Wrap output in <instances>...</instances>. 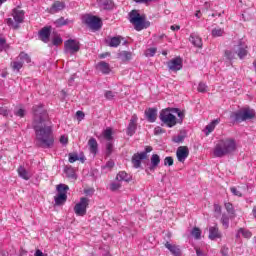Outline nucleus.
Instances as JSON below:
<instances>
[{
	"label": "nucleus",
	"mask_w": 256,
	"mask_h": 256,
	"mask_svg": "<svg viewBox=\"0 0 256 256\" xmlns=\"http://www.w3.org/2000/svg\"><path fill=\"white\" fill-rule=\"evenodd\" d=\"M32 129L36 135V145L42 149H51L55 143L53 126L45 105L36 104L32 107Z\"/></svg>",
	"instance_id": "nucleus-1"
},
{
	"label": "nucleus",
	"mask_w": 256,
	"mask_h": 256,
	"mask_svg": "<svg viewBox=\"0 0 256 256\" xmlns=\"http://www.w3.org/2000/svg\"><path fill=\"white\" fill-rule=\"evenodd\" d=\"M237 151V142L235 138L221 139L216 144L213 154L214 157H225L226 155H231Z\"/></svg>",
	"instance_id": "nucleus-2"
},
{
	"label": "nucleus",
	"mask_w": 256,
	"mask_h": 256,
	"mask_svg": "<svg viewBox=\"0 0 256 256\" xmlns=\"http://www.w3.org/2000/svg\"><path fill=\"white\" fill-rule=\"evenodd\" d=\"M129 21L136 31H143V29L151 27V22L145 20V15H141L139 10H132L129 13Z\"/></svg>",
	"instance_id": "nucleus-3"
},
{
	"label": "nucleus",
	"mask_w": 256,
	"mask_h": 256,
	"mask_svg": "<svg viewBox=\"0 0 256 256\" xmlns=\"http://www.w3.org/2000/svg\"><path fill=\"white\" fill-rule=\"evenodd\" d=\"M230 119L233 123H243V121H249L255 119V110L246 107L230 114Z\"/></svg>",
	"instance_id": "nucleus-4"
},
{
	"label": "nucleus",
	"mask_w": 256,
	"mask_h": 256,
	"mask_svg": "<svg viewBox=\"0 0 256 256\" xmlns=\"http://www.w3.org/2000/svg\"><path fill=\"white\" fill-rule=\"evenodd\" d=\"M12 17L14 21L11 18L6 19L7 26L12 27V29H19V24L25 21V11L14 8L12 10Z\"/></svg>",
	"instance_id": "nucleus-5"
},
{
	"label": "nucleus",
	"mask_w": 256,
	"mask_h": 256,
	"mask_svg": "<svg viewBox=\"0 0 256 256\" xmlns=\"http://www.w3.org/2000/svg\"><path fill=\"white\" fill-rule=\"evenodd\" d=\"M57 195L54 196L55 205L61 207L67 203V191H69V186L66 184H58L56 186Z\"/></svg>",
	"instance_id": "nucleus-6"
},
{
	"label": "nucleus",
	"mask_w": 256,
	"mask_h": 256,
	"mask_svg": "<svg viewBox=\"0 0 256 256\" xmlns=\"http://www.w3.org/2000/svg\"><path fill=\"white\" fill-rule=\"evenodd\" d=\"M82 21L92 31H99L103 27V20L97 16L86 14L83 16Z\"/></svg>",
	"instance_id": "nucleus-7"
},
{
	"label": "nucleus",
	"mask_w": 256,
	"mask_h": 256,
	"mask_svg": "<svg viewBox=\"0 0 256 256\" xmlns=\"http://www.w3.org/2000/svg\"><path fill=\"white\" fill-rule=\"evenodd\" d=\"M160 121L166 125V127H175L177 125V117L169 112V109H163L159 114Z\"/></svg>",
	"instance_id": "nucleus-8"
},
{
	"label": "nucleus",
	"mask_w": 256,
	"mask_h": 256,
	"mask_svg": "<svg viewBox=\"0 0 256 256\" xmlns=\"http://www.w3.org/2000/svg\"><path fill=\"white\" fill-rule=\"evenodd\" d=\"M81 51V43L75 39H68L64 42V52L68 55H75Z\"/></svg>",
	"instance_id": "nucleus-9"
},
{
	"label": "nucleus",
	"mask_w": 256,
	"mask_h": 256,
	"mask_svg": "<svg viewBox=\"0 0 256 256\" xmlns=\"http://www.w3.org/2000/svg\"><path fill=\"white\" fill-rule=\"evenodd\" d=\"M151 151H153V147L152 146H146L145 151H143L141 153H135L132 156L133 167L135 169H139V167H141V161H143V159H147L149 157L147 155V153H151Z\"/></svg>",
	"instance_id": "nucleus-10"
},
{
	"label": "nucleus",
	"mask_w": 256,
	"mask_h": 256,
	"mask_svg": "<svg viewBox=\"0 0 256 256\" xmlns=\"http://www.w3.org/2000/svg\"><path fill=\"white\" fill-rule=\"evenodd\" d=\"M87 207H89V198L81 197L79 203L74 206V213L78 217H85L87 215Z\"/></svg>",
	"instance_id": "nucleus-11"
},
{
	"label": "nucleus",
	"mask_w": 256,
	"mask_h": 256,
	"mask_svg": "<svg viewBox=\"0 0 256 256\" xmlns=\"http://www.w3.org/2000/svg\"><path fill=\"white\" fill-rule=\"evenodd\" d=\"M167 66L170 71L177 73V71H181V69H183V59L181 57L173 58L167 62Z\"/></svg>",
	"instance_id": "nucleus-12"
},
{
	"label": "nucleus",
	"mask_w": 256,
	"mask_h": 256,
	"mask_svg": "<svg viewBox=\"0 0 256 256\" xmlns=\"http://www.w3.org/2000/svg\"><path fill=\"white\" fill-rule=\"evenodd\" d=\"M176 156L180 163H185V160L189 157V148L187 146H179L176 151Z\"/></svg>",
	"instance_id": "nucleus-13"
},
{
	"label": "nucleus",
	"mask_w": 256,
	"mask_h": 256,
	"mask_svg": "<svg viewBox=\"0 0 256 256\" xmlns=\"http://www.w3.org/2000/svg\"><path fill=\"white\" fill-rule=\"evenodd\" d=\"M51 26H45L38 32V37L43 43H49L51 37Z\"/></svg>",
	"instance_id": "nucleus-14"
},
{
	"label": "nucleus",
	"mask_w": 256,
	"mask_h": 256,
	"mask_svg": "<svg viewBox=\"0 0 256 256\" xmlns=\"http://www.w3.org/2000/svg\"><path fill=\"white\" fill-rule=\"evenodd\" d=\"M234 51H236L239 59H245V57H247V53H249L247 51V46H245L241 41H239L238 45L234 47Z\"/></svg>",
	"instance_id": "nucleus-15"
},
{
	"label": "nucleus",
	"mask_w": 256,
	"mask_h": 256,
	"mask_svg": "<svg viewBox=\"0 0 256 256\" xmlns=\"http://www.w3.org/2000/svg\"><path fill=\"white\" fill-rule=\"evenodd\" d=\"M96 70L100 71L102 75H109L111 73V65L105 61H100L96 64Z\"/></svg>",
	"instance_id": "nucleus-16"
},
{
	"label": "nucleus",
	"mask_w": 256,
	"mask_h": 256,
	"mask_svg": "<svg viewBox=\"0 0 256 256\" xmlns=\"http://www.w3.org/2000/svg\"><path fill=\"white\" fill-rule=\"evenodd\" d=\"M144 115L149 123H155L157 121V108L146 109Z\"/></svg>",
	"instance_id": "nucleus-17"
},
{
	"label": "nucleus",
	"mask_w": 256,
	"mask_h": 256,
	"mask_svg": "<svg viewBox=\"0 0 256 256\" xmlns=\"http://www.w3.org/2000/svg\"><path fill=\"white\" fill-rule=\"evenodd\" d=\"M135 131H137V116L133 115L127 127V135H129V137H133V135H135Z\"/></svg>",
	"instance_id": "nucleus-18"
},
{
	"label": "nucleus",
	"mask_w": 256,
	"mask_h": 256,
	"mask_svg": "<svg viewBox=\"0 0 256 256\" xmlns=\"http://www.w3.org/2000/svg\"><path fill=\"white\" fill-rule=\"evenodd\" d=\"M65 9V2L55 1L49 9V13L51 15H55V13H59V11H63Z\"/></svg>",
	"instance_id": "nucleus-19"
},
{
	"label": "nucleus",
	"mask_w": 256,
	"mask_h": 256,
	"mask_svg": "<svg viewBox=\"0 0 256 256\" xmlns=\"http://www.w3.org/2000/svg\"><path fill=\"white\" fill-rule=\"evenodd\" d=\"M221 237L222 235L221 232H219V227H217V224L209 228V239H211V241H215V239H221Z\"/></svg>",
	"instance_id": "nucleus-20"
},
{
	"label": "nucleus",
	"mask_w": 256,
	"mask_h": 256,
	"mask_svg": "<svg viewBox=\"0 0 256 256\" xmlns=\"http://www.w3.org/2000/svg\"><path fill=\"white\" fill-rule=\"evenodd\" d=\"M88 146H89L90 153H92V155H97V152L99 151V143H97V139L93 137L90 138L88 140Z\"/></svg>",
	"instance_id": "nucleus-21"
},
{
	"label": "nucleus",
	"mask_w": 256,
	"mask_h": 256,
	"mask_svg": "<svg viewBox=\"0 0 256 256\" xmlns=\"http://www.w3.org/2000/svg\"><path fill=\"white\" fill-rule=\"evenodd\" d=\"M165 247L173 256H181V248L179 246L166 242Z\"/></svg>",
	"instance_id": "nucleus-22"
},
{
	"label": "nucleus",
	"mask_w": 256,
	"mask_h": 256,
	"mask_svg": "<svg viewBox=\"0 0 256 256\" xmlns=\"http://www.w3.org/2000/svg\"><path fill=\"white\" fill-rule=\"evenodd\" d=\"M151 165L149 166V171H155L156 167H159L161 163V157L158 154H153L150 158Z\"/></svg>",
	"instance_id": "nucleus-23"
},
{
	"label": "nucleus",
	"mask_w": 256,
	"mask_h": 256,
	"mask_svg": "<svg viewBox=\"0 0 256 256\" xmlns=\"http://www.w3.org/2000/svg\"><path fill=\"white\" fill-rule=\"evenodd\" d=\"M189 41L190 43H192V45H194V47H198V49H201V47H203V40L201 39V37L195 34L190 35Z\"/></svg>",
	"instance_id": "nucleus-24"
},
{
	"label": "nucleus",
	"mask_w": 256,
	"mask_h": 256,
	"mask_svg": "<svg viewBox=\"0 0 256 256\" xmlns=\"http://www.w3.org/2000/svg\"><path fill=\"white\" fill-rule=\"evenodd\" d=\"M123 37L121 36H114L110 39L106 40V43L109 47H119L121 45V40Z\"/></svg>",
	"instance_id": "nucleus-25"
},
{
	"label": "nucleus",
	"mask_w": 256,
	"mask_h": 256,
	"mask_svg": "<svg viewBox=\"0 0 256 256\" xmlns=\"http://www.w3.org/2000/svg\"><path fill=\"white\" fill-rule=\"evenodd\" d=\"M99 5L106 11H111L115 7V3L112 0H99Z\"/></svg>",
	"instance_id": "nucleus-26"
},
{
	"label": "nucleus",
	"mask_w": 256,
	"mask_h": 256,
	"mask_svg": "<svg viewBox=\"0 0 256 256\" xmlns=\"http://www.w3.org/2000/svg\"><path fill=\"white\" fill-rule=\"evenodd\" d=\"M18 175L19 177H21V179H24L25 181H29V179H31V173H29V171H27V169H25V167L20 166L18 169Z\"/></svg>",
	"instance_id": "nucleus-27"
},
{
	"label": "nucleus",
	"mask_w": 256,
	"mask_h": 256,
	"mask_svg": "<svg viewBox=\"0 0 256 256\" xmlns=\"http://www.w3.org/2000/svg\"><path fill=\"white\" fill-rule=\"evenodd\" d=\"M118 59H121V61H131L133 57V53L129 51H121L117 54Z\"/></svg>",
	"instance_id": "nucleus-28"
},
{
	"label": "nucleus",
	"mask_w": 256,
	"mask_h": 256,
	"mask_svg": "<svg viewBox=\"0 0 256 256\" xmlns=\"http://www.w3.org/2000/svg\"><path fill=\"white\" fill-rule=\"evenodd\" d=\"M220 122H221V119H215L210 124H208L205 127L206 135H209L210 133H213V131H215V127H217V125H219Z\"/></svg>",
	"instance_id": "nucleus-29"
},
{
	"label": "nucleus",
	"mask_w": 256,
	"mask_h": 256,
	"mask_svg": "<svg viewBox=\"0 0 256 256\" xmlns=\"http://www.w3.org/2000/svg\"><path fill=\"white\" fill-rule=\"evenodd\" d=\"M115 151V145L113 142H106L105 144V158H109L110 155H113Z\"/></svg>",
	"instance_id": "nucleus-30"
},
{
	"label": "nucleus",
	"mask_w": 256,
	"mask_h": 256,
	"mask_svg": "<svg viewBox=\"0 0 256 256\" xmlns=\"http://www.w3.org/2000/svg\"><path fill=\"white\" fill-rule=\"evenodd\" d=\"M102 135H103L104 139L107 140V143L113 142V128H111V127L106 128L103 131Z\"/></svg>",
	"instance_id": "nucleus-31"
},
{
	"label": "nucleus",
	"mask_w": 256,
	"mask_h": 256,
	"mask_svg": "<svg viewBox=\"0 0 256 256\" xmlns=\"http://www.w3.org/2000/svg\"><path fill=\"white\" fill-rule=\"evenodd\" d=\"M116 180L129 182L131 181V177L129 176V174H127V172L121 171L117 174Z\"/></svg>",
	"instance_id": "nucleus-32"
},
{
	"label": "nucleus",
	"mask_w": 256,
	"mask_h": 256,
	"mask_svg": "<svg viewBox=\"0 0 256 256\" xmlns=\"http://www.w3.org/2000/svg\"><path fill=\"white\" fill-rule=\"evenodd\" d=\"M10 65H11V68L13 69V71H17V73H19V71H21V69H23V62L20 61L19 59L11 62Z\"/></svg>",
	"instance_id": "nucleus-33"
},
{
	"label": "nucleus",
	"mask_w": 256,
	"mask_h": 256,
	"mask_svg": "<svg viewBox=\"0 0 256 256\" xmlns=\"http://www.w3.org/2000/svg\"><path fill=\"white\" fill-rule=\"evenodd\" d=\"M17 59H19L23 64L24 63H31V57L29 56V54H27L25 52H21L19 54V56L17 57Z\"/></svg>",
	"instance_id": "nucleus-34"
},
{
	"label": "nucleus",
	"mask_w": 256,
	"mask_h": 256,
	"mask_svg": "<svg viewBox=\"0 0 256 256\" xmlns=\"http://www.w3.org/2000/svg\"><path fill=\"white\" fill-rule=\"evenodd\" d=\"M212 37H223L225 35V29L223 28H214L211 31Z\"/></svg>",
	"instance_id": "nucleus-35"
},
{
	"label": "nucleus",
	"mask_w": 256,
	"mask_h": 256,
	"mask_svg": "<svg viewBox=\"0 0 256 256\" xmlns=\"http://www.w3.org/2000/svg\"><path fill=\"white\" fill-rule=\"evenodd\" d=\"M237 54L236 50H225L224 51V57L228 60V61H233V59H235V55Z\"/></svg>",
	"instance_id": "nucleus-36"
},
{
	"label": "nucleus",
	"mask_w": 256,
	"mask_h": 256,
	"mask_svg": "<svg viewBox=\"0 0 256 256\" xmlns=\"http://www.w3.org/2000/svg\"><path fill=\"white\" fill-rule=\"evenodd\" d=\"M221 223L224 229H229V216L227 214H222Z\"/></svg>",
	"instance_id": "nucleus-37"
},
{
	"label": "nucleus",
	"mask_w": 256,
	"mask_h": 256,
	"mask_svg": "<svg viewBox=\"0 0 256 256\" xmlns=\"http://www.w3.org/2000/svg\"><path fill=\"white\" fill-rule=\"evenodd\" d=\"M224 207L229 215H235V208L233 207V204L231 202L225 203Z\"/></svg>",
	"instance_id": "nucleus-38"
},
{
	"label": "nucleus",
	"mask_w": 256,
	"mask_h": 256,
	"mask_svg": "<svg viewBox=\"0 0 256 256\" xmlns=\"http://www.w3.org/2000/svg\"><path fill=\"white\" fill-rule=\"evenodd\" d=\"M56 27H63V25H69V20L61 17L55 21Z\"/></svg>",
	"instance_id": "nucleus-39"
},
{
	"label": "nucleus",
	"mask_w": 256,
	"mask_h": 256,
	"mask_svg": "<svg viewBox=\"0 0 256 256\" xmlns=\"http://www.w3.org/2000/svg\"><path fill=\"white\" fill-rule=\"evenodd\" d=\"M9 49V44H7V39L0 37V51H7Z\"/></svg>",
	"instance_id": "nucleus-40"
},
{
	"label": "nucleus",
	"mask_w": 256,
	"mask_h": 256,
	"mask_svg": "<svg viewBox=\"0 0 256 256\" xmlns=\"http://www.w3.org/2000/svg\"><path fill=\"white\" fill-rule=\"evenodd\" d=\"M239 233H241L242 236L245 237V239H251V237L253 236L251 231L246 230L245 228H240Z\"/></svg>",
	"instance_id": "nucleus-41"
},
{
	"label": "nucleus",
	"mask_w": 256,
	"mask_h": 256,
	"mask_svg": "<svg viewBox=\"0 0 256 256\" xmlns=\"http://www.w3.org/2000/svg\"><path fill=\"white\" fill-rule=\"evenodd\" d=\"M64 172L66 173L67 177L69 179H75V171L71 167H66Z\"/></svg>",
	"instance_id": "nucleus-42"
},
{
	"label": "nucleus",
	"mask_w": 256,
	"mask_h": 256,
	"mask_svg": "<svg viewBox=\"0 0 256 256\" xmlns=\"http://www.w3.org/2000/svg\"><path fill=\"white\" fill-rule=\"evenodd\" d=\"M0 115H2V117H13L11 115V110H9L7 107H0Z\"/></svg>",
	"instance_id": "nucleus-43"
},
{
	"label": "nucleus",
	"mask_w": 256,
	"mask_h": 256,
	"mask_svg": "<svg viewBox=\"0 0 256 256\" xmlns=\"http://www.w3.org/2000/svg\"><path fill=\"white\" fill-rule=\"evenodd\" d=\"M191 235L195 237V239H201V229L194 227L191 231Z\"/></svg>",
	"instance_id": "nucleus-44"
},
{
	"label": "nucleus",
	"mask_w": 256,
	"mask_h": 256,
	"mask_svg": "<svg viewBox=\"0 0 256 256\" xmlns=\"http://www.w3.org/2000/svg\"><path fill=\"white\" fill-rule=\"evenodd\" d=\"M52 44H53L55 47H58V45H62V44H63V38H61V36H55V37L52 39Z\"/></svg>",
	"instance_id": "nucleus-45"
},
{
	"label": "nucleus",
	"mask_w": 256,
	"mask_h": 256,
	"mask_svg": "<svg viewBox=\"0 0 256 256\" xmlns=\"http://www.w3.org/2000/svg\"><path fill=\"white\" fill-rule=\"evenodd\" d=\"M119 189H121V183H119V182H112L110 184V191L115 192V191H119Z\"/></svg>",
	"instance_id": "nucleus-46"
},
{
	"label": "nucleus",
	"mask_w": 256,
	"mask_h": 256,
	"mask_svg": "<svg viewBox=\"0 0 256 256\" xmlns=\"http://www.w3.org/2000/svg\"><path fill=\"white\" fill-rule=\"evenodd\" d=\"M155 53H157V48H148L146 51H145V55L147 57H155Z\"/></svg>",
	"instance_id": "nucleus-47"
},
{
	"label": "nucleus",
	"mask_w": 256,
	"mask_h": 256,
	"mask_svg": "<svg viewBox=\"0 0 256 256\" xmlns=\"http://www.w3.org/2000/svg\"><path fill=\"white\" fill-rule=\"evenodd\" d=\"M26 113L27 112L23 108H19L18 110L14 111V115H16V117H20V118L25 117Z\"/></svg>",
	"instance_id": "nucleus-48"
},
{
	"label": "nucleus",
	"mask_w": 256,
	"mask_h": 256,
	"mask_svg": "<svg viewBox=\"0 0 256 256\" xmlns=\"http://www.w3.org/2000/svg\"><path fill=\"white\" fill-rule=\"evenodd\" d=\"M115 167V161L110 159L106 162V165L102 166V169H113Z\"/></svg>",
	"instance_id": "nucleus-49"
},
{
	"label": "nucleus",
	"mask_w": 256,
	"mask_h": 256,
	"mask_svg": "<svg viewBox=\"0 0 256 256\" xmlns=\"http://www.w3.org/2000/svg\"><path fill=\"white\" fill-rule=\"evenodd\" d=\"M197 89L199 93H207V84L200 82Z\"/></svg>",
	"instance_id": "nucleus-50"
},
{
	"label": "nucleus",
	"mask_w": 256,
	"mask_h": 256,
	"mask_svg": "<svg viewBox=\"0 0 256 256\" xmlns=\"http://www.w3.org/2000/svg\"><path fill=\"white\" fill-rule=\"evenodd\" d=\"M115 95H116V93L113 91H110V90L106 91L104 94L105 98L108 99V101L113 100Z\"/></svg>",
	"instance_id": "nucleus-51"
},
{
	"label": "nucleus",
	"mask_w": 256,
	"mask_h": 256,
	"mask_svg": "<svg viewBox=\"0 0 256 256\" xmlns=\"http://www.w3.org/2000/svg\"><path fill=\"white\" fill-rule=\"evenodd\" d=\"M75 161H79V155L70 153L69 154V163H75Z\"/></svg>",
	"instance_id": "nucleus-52"
},
{
	"label": "nucleus",
	"mask_w": 256,
	"mask_h": 256,
	"mask_svg": "<svg viewBox=\"0 0 256 256\" xmlns=\"http://www.w3.org/2000/svg\"><path fill=\"white\" fill-rule=\"evenodd\" d=\"M164 165L168 167H172L173 165V157L171 156H167L165 159H164Z\"/></svg>",
	"instance_id": "nucleus-53"
},
{
	"label": "nucleus",
	"mask_w": 256,
	"mask_h": 256,
	"mask_svg": "<svg viewBox=\"0 0 256 256\" xmlns=\"http://www.w3.org/2000/svg\"><path fill=\"white\" fill-rule=\"evenodd\" d=\"M172 141L174 143H183V141H185V136L183 135H178V136H175Z\"/></svg>",
	"instance_id": "nucleus-54"
},
{
	"label": "nucleus",
	"mask_w": 256,
	"mask_h": 256,
	"mask_svg": "<svg viewBox=\"0 0 256 256\" xmlns=\"http://www.w3.org/2000/svg\"><path fill=\"white\" fill-rule=\"evenodd\" d=\"M230 191L232 194H234L236 197H243V194L241 193V191L237 190V188L235 187H231Z\"/></svg>",
	"instance_id": "nucleus-55"
},
{
	"label": "nucleus",
	"mask_w": 256,
	"mask_h": 256,
	"mask_svg": "<svg viewBox=\"0 0 256 256\" xmlns=\"http://www.w3.org/2000/svg\"><path fill=\"white\" fill-rule=\"evenodd\" d=\"M176 113H177V116L179 117V119L177 120V123H183V119H185V113L181 112V110Z\"/></svg>",
	"instance_id": "nucleus-56"
},
{
	"label": "nucleus",
	"mask_w": 256,
	"mask_h": 256,
	"mask_svg": "<svg viewBox=\"0 0 256 256\" xmlns=\"http://www.w3.org/2000/svg\"><path fill=\"white\" fill-rule=\"evenodd\" d=\"M76 117H77L78 121H83V119H85V113L83 111H77Z\"/></svg>",
	"instance_id": "nucleus-57"
},
{
	"label": "nucleus",
	"mask_w": 256,
	"mask_h": 256,
	"mask_svg": "<svg viewBox=\"0 0 256 256\" xmlns=\"http://www.w3.org/2000/svg\"><path fill=\"white\" fill-rule=\"evenodd\" d=\"M163 133H165V129H163V128L159 127V126H157V127L154 129V135H161V134H163Z\"/></svg>",
	"instance_id": "nucleus-58"
},
{
	"label": "nucleus",
	"mask_w": 256,
	"mask_h": 256,
	"mask_svg": "<svg viewBox=\"0 0 256 256\" xmlns=\"http://www.w3.org/2000/svg\"><path fill=\"white\" fill-rule=\"evenodd\" d=\"M132 1H134V3H138V4H141V3L147 4V3H155V1H157V0H132Z\"/></svg>",
	"instance_id": "nucleus-59"
},
{
	"label": "nucleus",
	"mask_w": 256,
	"mask_h": 256,
	"mask_svg": "<svg viewBox=\"0 0 256 256\" xmlns=\"http://www.w3.org/2000/svg\"><path fill=\"white\" fill-rule=\"evenodd\" d=\"M214 212L217 213V215H221V205L214 204Z\"/></svg>",
	"instance_id": "nucleus-60"
},
{
	"label": "nucleus",
	"mask_w": 256,
	"mask_h": 256,
	"mask_svg": "<svg viewBox=\"0 0 256 256\" xmlns=\"http://www.w3.org/2000/svg\"><path fill=\"white\" fill-rule=\"evenodd\" d=\"M60 143H62V145H67V143H69V138H67L65 136H61Z\"/></svg>",
	"instance_id": "nucleus-61"
},
{
	"label": "nucleus",
	"mask_w": 256,
	"mask_h": 256,
	"mask_svg": "<svg viewBox=\"0 0 256 256\" xmlns=\"http://www.w3.org/2000/svg\"><path fill=\"white\" fill-rule=\"evenodd\" d=\"M84 193L85 195H93V193H95V190L93 188H89V189H84Z\"/></svg>",
	"instance_id": "nucleus-62"
},
{
	"label": "nucleus",
	"mask_w": 256,
	"mask_h": 256,
	"mask_svg": "<svg viewBox=\"0 0 256 256\" xmlns=\"http://www.w3.org/2000/svg\"><path fill=\"white\" fill-rule=\"evenodd\" d=\"M34 256H47V255H45L40 249H37V250L35 251Z\"/></svg>",
	"instance_id": "nucleus-63"
},
{
	"label": "nucleus",
	"mask_w": 256,
	"mask_h": 256,
	"mask_svg": "<svg viewBox=\"0 0 256 256\" xmlns=\"http://www.w3.org/2000/svg\"><path fill=\"white\" fill-rule=\"evenodd\" d=\"M196 255L197 256H206L205 253H203V251L199 248H196Z\"/></svg>",
	"instance_id": "nucleus-64"
}]
</instances>
